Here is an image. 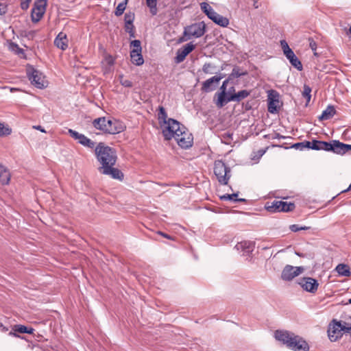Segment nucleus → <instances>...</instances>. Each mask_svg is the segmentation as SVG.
I'll return each mask as SVG.
<instances>
[{
    "mask_svg": "<svg viewBox=\"0 0 351 351\" xmlns=\"http://www.w3.org/2000/svg\"><path fill=\"white\" fill-rule=\"evenodd\" d=\"M158 110V123L165 139L169 141L175 138L176 136L182 131V126L184 125L174 119L168 118L164 107L159 106Z\"/></svg>",
    "mask_w": 351,
    "mask_h": 351,
    "instance_id": "1",
    "label": "nucleus"
},
{
    "mask_svg": "<svg viewBox=\"0 0 351 351\" xmlns=\"http://www.w3.org/2000/svg\"><path fill=\"white\" fill-rule=\"evenodd\" d=\"M274 337L293 351H309L308 343L301 337L287 330H276Z\"/></svg>",
    "mask_w": 351,
    "mask_h": 351,
    "instance_id": "2",
    "label": "nucleus"
},
{
    "mask_svg": "<svg viewBox=\"0 0 351 351\" xmlns=\"http://www.w3.org/2000/svg\"><path fill=\"white\" fill-rule=\"evenodd\" d=\"M97 161L101 166L98 168L104 169L109 166H114L117 160V152L114 149L105 145L104 143H99L95 149Z\"/></svg>",
    "mask_w": 351,
    "mask_h": 351,
    "instance_id": "3",
    "label": "nucleus"
},
{
    "mask_svg": "<svg viewBox=\"0 0 351 351\" xmlns=\"http://www.w3.org/2000/svg\"><path fill=\"white\" fill-rule=\"evenodd\" d=\"M92 123L97 130L110 134H119L125 129V126L119 121L109 119L105 117L94 119Z\"/></svg>",
    "mask_w": 351,
    "mask_h": 351,
    "instance_id": "4",
    "label": "nucleus"
},
{
    "mask_svg": "<svg viewBox=\"0 0 351 351\" xmlns=\"http://www.w3.org/2000/svg\"><path fill=\"white\" fill-rule=\"evenodd\" d=\"M200 7L203 12L215 23L223 27L229 25L228 19L217 13L208 3L203 2L200 4Z\"/></svg>",
    "mask_w": 351,
    "mask_h": 351,
    "instance_id": "5",
    "label": "nucleus"
},
{
    "mask_svg": "<svg viewBox=\"0 0 351 351\" xmlns=\"http://www.w3.org/2000/svg\"><path fill=\"white\" fill-rule=\"evenodd\" d=\"M214 173L221 184H228L230 178V169L221 160L215 162Z\"/></svg>",
    "mask_w": 351,
    "mask_h": 351,
    "instance_id": "6",
    "label": "nucleus"
},
{
    "mask_svg": "<svg viewBox=\"0 0 351 351\" xmlns=\"http://www.w3.org/2000/svg\"><path fill=\"white\" fill-rule=\"evenodd\" d=\"M342 321L333 319L328 325V336L330 341L335 342L343 337Z\"/></svg>",
    "mask_w": 351,
    "mask_h": 351,
    "instance_id": "7",
    "label": "nucleus"
},
{
    "mask_svg": "<svg viewBox=\"0 0 351 351\" xmlns=\"http://www.w3.org/2000/svg\"><path fill=\"white\" fill-rule=\"evenodd\" d=\"M179 146L187 149L192 146L193 137L185 126H182V131L177 134L174 138Z\"/></svg>",
    "mask_w": 351,
    "mask_h": 351,
    "instance_id": "8",
    "label": "nucleus"
},
{
    "mask_svg": "<svg viewBox=\"0 0 351 351\" xmlns=\"http://www.w3.org/2000/svg\"><path fill=\"white\" fill-rule=\"evenodd\" d=\"M205 32V24L203 22L196 23L184 28V36H188V38H199L204 34Z\"/></svg>",
    "mask_w": 351,
    "mask_h": 351,
    "instance_id": "9",
    "label": "nucleus"
},
{
    "mask_svg": "<svg viewBox=\"0 0 351 351\" xmlns=\"http://www.w3.org/2000/svg\"><path fill=\"white\" fill-rule=\"evenodd\" d=\"M304 271L303 267H293L289 265H286L281 274V278L285 281H290L295 277L299 276Z\"/></svg>",
    "mask_w": 351,
    "mask_h": 351,
    "instance_id": "10",
    "label": "nucleus"
},
{
    "mask_svg": "<svg viewBox=\"0 0 351 351\" xmlns=\"http://www.w3.org/2000/svg\"><path fill=\"white\" fill-rule=\"evenodd\" d=\"M27 76L31 83L38 88H43L46 86L47 81L43 74L38 70L32 69L28 71Z\"/></svg>",
    "mask_w": 351,
    "mask_h": 351,
    "instance_id": "11",
    "label": "nucleus"
},
{
    "mask_svg": "<svg viewBox=\"0 0 351 351\" xmlns=\"http://www.w3.org/2000/svg\"><path fill=\"white\" fill-rule=\"evenodd\" d=\"M298 285H300L304 290L311 293H315L319 287L317 280L311 277H304L299 279Z\"/></svg>",
    "mask_w": 351,
    "mask_h": 351,
    "instance_id": "12",
    "label": "nucleus"
},
{
    "mask_svg": "<svg viewBox=\"0 0 351 351\" xmlns=\"http://www.w3.org/2000/svg\"><path fill=\"white\" fill-rule=\"evenodd\" d=\"M336 140L330 142L313 140L311 149L314 150H324L326 152H332L335 154Z\"/></svg>",
    "mask_w": 351,
    "mask_h": 351,
    "instance_id": "13",
    "label": "nucleus"
},
{
    "mask_svg": "<svg viewBox=\"0 0 351 351\" xmlns=\"http://www.w3.org/2000/svg\"><path fill=\"white\" fill-rule=\"evenodd\" d=\"M47 5L35 1L31 12V18L33 23H38L43 18Z\"/></svg>",
    "mask_w": 351,
    "mask_h": 351,
    "instance_id": "14",
    "label": "nucleus"
},
{
    "mask_svg": "<svg viewBox=\"0 0 351 351\" xmlns=\"http://www.w3.org/2000/svg\"><path fill=\"white\" fill-rule=\"evenodd\" d=\"M223 77L224 75L221 73H219L206 80L202 84V90L206 93L213 90L217 86L220 80Z\"/></svg>",
    "mask_w": 351,
    "mask_h": 351,
    "instance_id": "15",
    "label": "nucleus"
},
{
    "mask_svg": "<svg viewBox=\"0 0 351 351\" xmlns=\"http://www.w3.org/2000/svg\"><path fill=\"white\" fill-rule=\"evenodd\" d=\"M195 45L193 43H189L182 47L178 49L176 52L175 61L176 63H180L184 60L186 57L195 49Z\"/></svg>",
    "mask_w": 351,
    "mask_h": 351,
    "instance_id": "16",
    "label": "nucleus"
},
{
    "mask_svg": "<svg viewBox=\"0 0 351 351\" xmlns=\"http://www.w3.org/2000/svg\"><path fill=\"white\" fill-rule=\"evenodd\" d=\"M101 174L110 176L112 178L122 181L124 178V175L121 170L114 167V166H109L104 169H100L99 171Z\"/></svg>",
    "mask_w": 351,
    "mask_h": 351,
    "instance_id": "17",
    "label": "nucleus"
},
{
    "mask_svg": "<svg viewBox=\"0 0 351 351\" xmlns=\"http://www.w3.org/2000/svg\"><path fill=\"white\" fill-rule=\"evenodd\" d=\"M278 94L272 90L271 93L269 95L268 98V111L270 113L274 114L278 112L279 108V99H278Z\"/></svg>",
    "mask_w": 351,
    "mask_h": 351,
    "instance_id": "18",
    "label": "nucleus"
},
{
    "mask_svg": "<svg viewBox=\"0 0 351 351\" xmlns=\"http://www.w3.org/2000/svg\"><path fill=\"white\" fill-rule=\"evenodd\" d=\"M228 84V80L223 81L221 86V92L217 93L215 94V96L217 97V100L216 101V106L218 108H222L223 106H225L227 104V97H226V86Z\"/></svg>",
    "mask_w": 351,
    "mask_h": 351,
    "instance_id": "19",
    "label": "nucleus"
},
{
    "mask_svg": "<svg viewBox=\"0 0 351 351\" xmlns=\"http://www.w3.org/2000/svg\"><path fill=\"white\" fill-rule=\"evenodd\" d=\"M254 243L249 241H244L238 243L235 248H237V250H241L243 252V255H249L250 253H252L254 249Z\"/></svg>",
    "mask_w": 351,
    "mask_h": 351,
    "instance_id": "20",
    "label": "nucleus"
},
{
    "mask_svg": "<svg viewBox=\"0 0 351 351\" xmlns=\"http://www.w3.org/2000/svg\"><path fill=\"white\" fill-rule=\"evenodd\" d=\"M250 95V91L247 90H242L239 91L237 93L232 94L229 97H227V104L230 101H237L239 102L241 100L245 99Z\"/></svg>",
    "mask_w": 351,
    "mask_h": 351,
    "instance_id": "21",
    "label": "nucleus"
},
{
    "mask_svg": "<svg viewBox=\"0 0 351 351\" xmlns=\"http://www.w3.org/2000/svg\"><path fill=\"white\" fill-rule=\"evenodd\" d=\"M34 329L32 328H27L24 325H15L14 327V331H10L9 335L14 337H19L20 336L16 334L19 333H27L33 334Z\"/></svg>",
    "mask_w": 351,
    "mask_h": 351,
    "instance_id": "22",
    "label": "nucleus"
},
{
    "mask_svg": "<svg viewBox=\"0 0 351 351\" xmlns=\"http://www.w3.org/2000/svg\"><path fill=\"white\" fill-rule=\"evenodd\" d=\"M54 44L62 50H65L68 47L66 35L63 32H60L55 38Z\"/></svg>",
    "mask_w": 351,
    "mask_h": 351,
    "instance_id": "23",
    "label": "nucleus"
},
{
    "mask_svg": "<svg viewBox=\"0 0 351 351\" xmlns=\"http://www.w3.org/2000/svg\"><path fill=\"white\" fill-rule=\"evenodd\" d=\"M10 173L9 170L0 163V182L3 185L9 184L10 180Z\"/></svg>",
    "mask_w": 351,
    "mask_h": 351,
    "instance_id": "24",
    "label": "nucleus"
},
{
    "mask_svg": "<svg viewBox=\"0 0 351 351\" xmlns=\"http://www.w3.org/2000/svg\"><path fill=\"white\" fill-rule=\"evenodd\" d=\"M336 114V110L332 105H329L319 117V121L328 120Z\"/></svg>",
    "mask_w": 351,
    "mask_h": 351,
    "instance_id": "25",
    "label": "nucleus"
},
{
    "mask_svg": "<svg viewBox=\"0 0 351 351\" xmlns=\"http://www.w3.org/2000/svg\"><path fill=\"white\" fill-rule=\"evenodd\" d=\"M285 56L289 60V62L293 67L297 69L298 71L302 70L303 66L302 62L295 55L293 51H291L289 54H287Z\"/></svg>",
    "mask_w": 351,
    "mask_h": 351,
    "instance_id": "26",
    "label": "nucleus"
},
{
    "mask_svg": "<svg viewBox=\"0 0 351 351\" xmlns=\"http://www.w3.org/2000/svg\"><path fill=\"white\" fill-rule=\"evenodd\" d=\"M335 154L343 155L349 151H351V145L345 144L336 140Z\"/></svg>",
    "mask_w": 351,
    "mask_h": 351,
    "instance_id": "27",
    "label": "nucleus"
},
{
    "mask_svg": "<svg viewBox=\"0 0 351 351\" xmlns=\"http://www.w3.org/2000/svg\"><path fill=\"white\" fill-rule=\"evenodd\" d=\"M130 58L132 62L136 66H141L144 63V59L143 58L141 52L131 51Z\"/></svg>",
    "mask_w": 351,
    "mask_h": 351,
    "instance_id": "28",
    "label": "nucleus"
},
{
    "mask_svg": "<svg viewBox=\"0 0 351 351\" xmlns=\"http://www.w3.org/2000/svg\"><path fill=\"white\" fill-rule=\"evenodd\" d=\"M335 270L341 276L350 277L351 276V271L348 265L342 263L339 264L336 267Z\"/></svg>",
    "mask_w": 351,
    "mask_h": 351,
    "instance_id": "29",
    "label": "nucleus"
},
{
    "mask_svg": "<svg viewBox=\"0 0 351 351\" xmlns=\"http://www.w3.org/2000/svg\"><path fill=\"white\" fill-rule=\"evenodd\" d=\"M265 208L267 211L271 213L280 212V200H274L270 204L267 203Z\"/></svg>",
    "mask_w": 351,
    "mask_h": 351,
    "instance_id": "30",
    "label": "nucleus"
},
{
    "mask_svg": "<svg viewBox=\"0 0 351 351\" xmlns=\"http://www.w3.org/2000/svg\"><path fill=\"white\" fill-rule=\"evenodd\" d=\"M68 133L69 134V135L73 138H74L75 140H77L78 141V143H80L81 145H84V142L83 141H85L86 139V136H84V134H80L72 129H69L68 130Z\"/></svg>",
    "mask_w": 351,
    "mask_h": 351,
    "instance_id": "31",
    "label": "nucleus"
},
{
    "mask_svg": "<svg viewBox=\"0 0 351 351\" xmlns=\"http://www.w3.org/2000/svg\"><path fill=\"white\" fill-rule=\"evenodd\" d=\"M157 1L158 0H146V5L152 16H156L158 13Z\"/></svg>",
    "mask_w": 351,
    "mask_h": 351,
    "instance_id": "32",
    "label": "nucleus"
},
{
    "mask_svg": "<svg viewBox=\"0 0 351 351\" xmlns=\"http://www.w3.org/2000/svg\"><path fill=\"white\" fill-rule=\"evenodd\" d=\"M295 206L294 203L284 202L280 200V212H289L295 209Z\"/></svg>",
    "mask_w": 351,
    "mask_h": 351,
    "instance_id": "33",
    "label": "nucleus"
},
{
    "mask_svg": "<svg viewBox=\"0 0 351 351\" xmlns=\"http://www.w3.org/2000/svg\"><path fill=\"white\" fill-rule=\"evenodd\" d=\"M238 196V193H232V194H226L221 196V199L222 200H232L234 202H246L245 199L243 198H239L237 199L236 197Z\"/></svg>",
    "mask_w": 351,
    "mask_h": 351,
    "instance_id": "34",
    "label": "nucleus"
},
{
    "mask_svg": "<svg viewBox=\"0 0 351 351\" xmlns=\"http://www.w3.org/2000/svg\"><path fill=\"white\" fill-rule=\"evenodd\" d=\"M128 2V0H124L121 3H119V5H117V7L116 8V10L114 11L115 16H120L123 14L126 8Z\"/></svg>",
    "mask_w": 351,
    "mask_h": 351,
    "instance_id": "35",
    "label": "nucleus"
},
{
    "mask_svg": "<svg viewBox=\"0 0 351 351\" xmlns=\"http://www.w3.org/2000/svg\"><path fill=\"white\" fill-rule=\"evenodd\" d=\"M215 66L210 63H205L203 65L202 71L206 74L216 73L215 71Z\"/></svg>",
    "mask_w": 351,
    "mask_h": 351,
    "instance_id": "36",
    "label": "nucleus"
},
{
    "mask_svg": "<svg viewBox=\"0 0 351 351\" xmlns=\"http://www.w3.org/2000/svg\"><path fill=\"white\" fill-rule=\"evenodd\" d=\"M12 129L9 126L0 123V137L10 135Z\"/></svg>",
    "mask_w": 351,
    "mask_h": 351,
    "instance_id": "37",
    "label": "nucleus"
},
{
    "mask_svg": "<svg viewBox=\"0 0 351 351\" xmlns=\"http://www.w3.org/2000/svg\"><path fill=\"white\" fill-rule=\"evenodd\" d=\"M130 47H133L131 51H135L137 52L142 51L141 43L139 40H134L130 43Z\"/></svg>",
    "mask_w": 351,
    "mask_h": 351,
    "instance_id": "38",
    "label": "nucleus"
},
{
    "mask_svg": "<svg viewBox=\"0 0 351 351\" xmlns=\"http://www.w3.org/2000/svg\"><path fill=\"white\" fill-rule=\"evenodd\" d=\"M134 17H135V15H134V12H129L125 13V14L124 16L125 24L131 25V23H133V22L134 21Z\"/></svg>",
    "mask_w": 351,
    "mask_h": 351,
    "instance_id": "39",
    "label": "nucleus"
},
{
    "mask_svg": "<svg viewBox=\"0 0 351 351\" xmlns=\"http://www.w3.org/2000/svg\"><path fill=\"white\" fill-rule=\"evenodd\" d=\"M342 332L344 334H349L351 336V324L342 321Z\"/></svg>",
    "mask_w": 351,
    "mask_h": 351,
    "instance_id": "40",
    "label": "nucleus"
},
{
    "mask_svg": "<svg viewBox=\"0 0 351 351\" xmlns=\"http://www.w3.org/2000/svg\"><path fill=\"white\" fill-rule=\"evenodd\" d=\"M125 30L129 34L130 38L135 37V30L133 23H131V25L125 24Z\"/></svg>",
    "mask_w": 351,
    "mask_h": 351,
    "instance_id": "41",
    "label": "nucleus"
},
{
    "mask_svg": "<svg viewBox=\"0 0 351 351\" xmlns=\"http://www.w3.org/2000/svg\"><path fill=\"white\" fill-rule=\"evenodd\" d=\"M9 49L12 51H14L15 53H16L18 54L23 52V50L21 48H20L19 46L16 43H14L12 42L9 43Z\"/></svg>",
    "mask_w": 351,
    "mask_h": 351,
    "instance_id": "42",
    "label": "nucleus"
},
{
    "mask_svg": "<svg viewBox=\"0 0 351 351\" xmlns=\"http://www.w3.org/2000/svg\"><path fill=\"white\" fill-rule=\"evenodd\" d=\"M311 87L308 86V85L305 84L304 86V90H303V92H302V95H303V97L304 98H306L307 99L308 101H310L311 97Z\"/></svg>",
    "mask_w": 351,
    "mask_h": 351,
    "instance_id": "43",
    "label": "nucleus"
},
{
    "mask_svg": "<svg viewBox=\"0 0 351 351\" xmlns=\"http://www.w3.org/2000/svg\"><path fill=\"white\" fill-rule=\"evenodd\" d=\"M281 47L283 50V53L285 56L287 54H289L293 50L289 47L287 43L285 40H281L280 41Z\"/></svg>",
    "mask_w": 351,
    "mask_h": 351,
    "instance_id": "44",
    "label": "nucleus"
},
{
    "mask_svg": "<svg viewBox=\"0 0 351 351\" xmlns=\"http://www.w3.org/2000/svg\"><path fill=\"white\" fill-rule=\"evenodd\" d=\"M281 47L283 50V53L285 56L287 54H289L293 50L289 47L287 43L285 40H281L280 41Z\"/></svg>",
    "mask_w": 351,
    "mask_h": 351,
    "instance_id": "45",
    "label": "nucleus"
},
{
    "mask_svg": "<svg viewBox=\"0 0 351 351\" xmlns=\"http://www.w3.org/2000/svg\"><path fill=\"white\" fill-rule=\"evenodd\" d=\"M247 73L246 72H241L240 71V69L239 67H234L233 69H232V73H231V75L233 77H239L242 75H246Z\"/></svg>",
    "mask_w": 351,
    "mask_h": 351,
    "instance_id": "46",
    "label": "nucleus"
},
{
    "mask_svg": "<svg viewBox=\"0 0 351 351\" xmlns=\"http://www.w3.org/2000/svg\"><path fill=\"white\" fill-rule=\"evenodd\" d=\"M309 47L314 51V55L317 56L318 54L316 52L317 49V43L313 38H309Z\"/></svg>",
    "mask_w": 351,
    "mask_h": 351,
    "instance_id": "47",
    "label": "nucleus"
},
{
    "mask_svg": "<svg viewBox=\"0 0 351 351\" xmlns=\"http://www.w3.org/2000/svg\"><path fill=\"white\" fill-rule=\"evenodd\" d=\"M120 82L121 84V85H123V86L125 87H132V83L130 80H124L123 78V76H120Z\"/></svg>",
    "mask_w": 351,
    "mask_h": 351,
    "instance_id": "48",
    "label": "nucleus"
},
{
    "mask_svg": "<svg viewBox=\"0 0 351 351\" xmlns=\"http://www.w3.org/2000/svg\"><path fill=\"white\" fill-rule=\"evenodd\" d=\"M32 0H21V8L23 10L28 9Z\"/></svg>",
    "mask_w": 351,
    "mask_h": 351,
    "instance_id": "49",
    "label": "nucleus"
},
{
    "mask_svg": "<svg viewBox=\"0 0 351 351\" xmlns=\"http://www.w3.org/2000/svg\"><path fill=\"white\" fill-rule=\"evenodd\" d=\"M84 142V146L87 147L88 148H93L95 147V143L90 140L88 138H86L85 141Z\"/></svg>",
    "mask_w": 351,
    "mask_h": 351,
    "instance_id": "50",
    "label": "nucleus"
},
{
    "mask_svg": "<svg viewBox=\"0 0 351 351\" xmlns=\"http://www.w3.org/2000/svg\"><path fill=\"white\" fill-rule=\"evenodd\" d=\"M290 230L292 231V232H296L299 230H301L300 229V226L298 224H293V225H291L290 227H289Z\"/></svg>",
    "mask_w": 351,
    "mask_h": 351,
    "instance_id": "51",
    "label": "nucleus"
},
{
    "mask_svg": "<svg viewBox=\"0 0 351 351\" xmlns=\"http://www.w3.org/2000/svg\"><path fill=\"white\" fill-rule=\"evenodd\" d=\"M303 144H304L303 142L297 143H295L292 147L297 149L303 150L304 149Z\"/></svg>",
    "mask_w": 351,
    "mask_h": 351,
    "instance_id": "52",
    "label": "nucleus"
},
{
    "mask_svg": "<svg viewBox=\"0 0 351 351\" xmlns=\"http://www.w3.org/2000/svg\"><path fill=\"white\" fill-rule=\"evenodd\" d=\"M303 145H304V148H308V149H311V146H312V144H313V141L311 142V141H303Z\"/></svg>",
    "mask_w": 351,
    "mask_h": 351,
    "instance_id": "53",
    "label": "nucleus"
},
{
    "mask_svg": "<svg viewBox=\"0 0 351 351\" xmlns=\"http://www.w3.org/2000/svg\"><path fill=\"white\" fill-rule=\"evenodd\" d=\"M106 61L108 62L109 65H112L114 64V60L111 56L106 57Z\"/></svg>",
    "mask_w": 351,
    "mask_h": 351,
    "instance_id": "54",
    "label": "nucleus"
},
{
    "mask_svg": "<svg viewBox=\"0 0 351 351\" xmlns=\"http://www.w3.org/2000/svg\"><path fill=\"white\" fill-rule=\"evenodd\" d=\"M5 12V5L3 3H0V14Z\"/></svg>",
    "mask_w": 351,
    "mask_h": 351,
    "instance_id": "55",
    "label": "nucleus"
},
{
    "mask_svg": "<svg viewBox=\"0 0 351 351\" xmlns=\"http://www.w3.org/2000/svg\"><path fill=\"white\" fill-rule=\"evenodd\" d=\"M158 233L160 235H162L163 237L167 238L168 239H171V237L166 233H164L162 232L158 231Z\"/></svg>",
    "mask_w": 351,
    "mask_h": 351,
    "instance_id": "56",
    "label": "nucleus"
},
{
    "mask_svg": "<svg viewBox=\"0 0 351 351\" xmlns=\"http://www.w3.org/2000/svg\"><path fill=\"white\" fill-rule=\"evenodd\" d=\"M232 135H233L232 133L228 132V133L224 134L223 137L227 138L228 139H232Z\"/></svg>",
    "mask_w": 351,
    "mask_h": 351,
    "instance_id": "57",
    "label": "nucleus"
},
{
    "mask_svg": "<svg viewBox=\"0 0 351 351\" xmlns=\"http://www.w3.org/2000/svg\"><path fill=\"white\" fill-rule=\"evenodd\" d=\"M33 128L36 130H40L42 132H45V130L40 125H35Z\"/></svg>",
    "mask_w": 351,
    "mask_h": 351,
    "instance_id": "58",
    "label": "nucleus"
},
{
    "mask_svg": "<svg viewBox=\"0 0 351 351\" xmlns=\"http://www.w3.org/2000/svg\"><path fill=\"white\" fill-rule=\"evenodd\" d=\"M285 137L278 133H276L275 136L272 138H284Z\"/></svg>",
    "mask_w": 351,
    "mask_h": 351,
    "instance_id": "59",
    "label": "nucleus"
},
{
    "mask_svg": "<svg viewBox=\"0 0 351 351\" xmlns=\"http://www.w3.org/2000/svg\"><path fill=\"white\" fill-rule=\"evenodd\" d=\"M189 39V38H188V36H186V38H185V36H184L183 37L180 38L179 42H184V41H186V40H187Z\"/></svg>",
    "mask_w": 351,
    "mask_h": 351,
    "instance_id": "60",
    "label": "nucleus"
},
{
    "mask_svg": "<svg viewBox=\"0 0 351 351\" xmlns=\"http://www.w3.org/2000/svg\"><path fill=\"white\" fill-rule=\"evenodd\" d=\"M310 228L308 226H300L301 230H308Z\"/></svg>",
    "mask_w": 351,
    "mask_h": 351,
    "instance_id": "61",
    "label": "nucleus"
},
{
    "mask_svg": "<svg viewBox=\"0 0 351 351\" xmlns=\"http://www.w3.org/2000/svg\"><path fill=\"white\" fill-rule=\"evenodd\" d=\"M351 304V298L348 300V302L345 303V304Z\"/></svg>",
    "mask_w": 351,
    "mask_h": 351,
    "instance_id": "62",
    "label": "nucleus"
},
{
    "mask_svg": "<svg viewBox=\"0 0 351 351\" xmlns=\"http://www.w3.org/2000/svg\"><path fill=\"white\" fill-rule=\"evenodd\" d=\"M231 90H234V87H232V88L230 89V91H231Z\"/></svg>",
    "mask_w": 351,
    "mask_h": 351,
    "instance_id": "63",
    "label": "nucleus"
},
{
    "mask_svg": "<svg viewBox=\"0 0 351 351\" xmlns=\"http://www.w3.org/2000/svg\"><path fill=\"white\" fill-rule=\"evenodd\" d=\"M349 31H350V34H351V25H350V27Z\"/></svg>",
    "mask_w": 351,
    "mask_h": 351,
    "instance_id": "64",
    "label": "nucleus"
}]
</instances>
